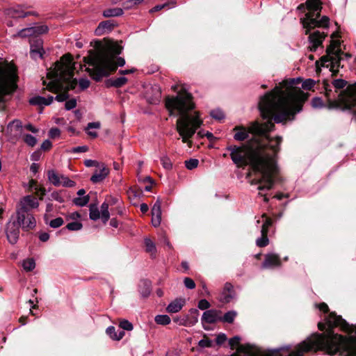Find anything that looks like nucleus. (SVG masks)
I'll list each match as a JSON object with an SVG mask.
<instances>
[{
	"label": "nucleus",
	"mask_w": 356,
	"mask_h": 356,
	"mask_svg": "<svg viewBox=\"0 0 356 356\" xmlns=\"http://www.w3.org/2000/svg\"><path fill=\"white\" fill-rule=\"evenodd\" d=\"M101 127V124L99 122H90L88 123L86 128H88L89 129H99Z\"/></svg>",
	"instance_id": "obj_59"
},
{
	"label": "nucleus",
	"mask_w": 356,
	"mask_h": 356,
	"mask_svg": "<svg viewBox=\"0 0 356 356\" xmlns=\"http://www.w3.org/2000/svg\"><path fill=\"white\" fill-rule=\"evenodd\" d=\"M261 233V236L257 239L256 244L259 247H265L268 244V238L267 237V233Z\"/></svg>",
	"instance_id": "obj_35"
},
{
	"label": "nucleus",
	"mask_w": 356,
	"mask_h": 356,
	"mask_svg": "<svg viewBox=\"0 0 356 356\" xmlns=\"http://www.w3.org/2000/svg\"><path fill=\"white\" fill-rule=\"evenodd\" d=\"M161 222V203L157 200L152 209V224L154 227H159Z\"/></svg>",
	"instance_id": "obj_18"
},
{
	"label": "nucleus",
	"mask_w": 356,
	"mask_h": 356,
	"mask_svg": "<svg viewBox=\"0 0 356 356\" xmlns=\"http://www.w3.org/2000/svg\"><path fill=\"white\" fill-rule=\"evenodd\" d=\"M21 122L19 121H13L9 124V128L13 130V129H17L18 128H20Z\"/></svg>",
	"instance_id": "obj_63"
},
{
	"label": "nucleus",
	"mask_w": 356,
	"mask_h": 356,
	"mask_svg": "<svg viewBox=\"0 0 356 356\" xmlns=\"http://www.w3.org/2000/svg\"><path fill=\"white\" fill-rule=\"evenodd\" d=\"M199 316L200 312L198 309H190L188 314L186 315L187 327H192L195 325L198 321Z\"/></svg>",
	"instance_id": "obj_22"
},
{
	"label": "nucleus",
	"mask_w": 356,
	"mask_h": 356,
	"mask_svg": "<svg viewBox=\"0 0 356 356\" xmlns=\"http://www.w3.org/2000/svg\"><path fill=\"white\" fill-rule=\"evenodd\" d=\"M49 181L55 186H60L62 174H58L54 170H49L47 172Z\"/></svg>",
	"instance_id": "obj_24"
},
{
	"label": "nucleus",
	"mask_w": 356,
	"mask_h": 356,
	"mask_svg": "<svg viewBox=\"0 0 356 356\" xmlns=\"http://www.w3.org/2000/svg\"><path fill=\"white\" fill-rule=\"evenodd\" d=\"M198 163L199 161L197 159H190L185 162V165L188 169L192 170L195 168L198 165Z\"/></svg>",
	"instance_id": "obj_47"
},
{
	"label": "nucleus",
	"mask_w": 356,
	"mask_h": 356,
	"mask_svg": "<svg viewBox=\"0 0 356 356\" xmlns=\"http://www.w3.org/2000/svg\"><path fill=\"white\" fill-rule=\"evenodd\" d=\"M281 138L276 137L275 138H270L265 137L261 143H259L257 149H262L268 156L270 158V160L273 162L275 167L278 169L275 161L274 160V155L279 151V145L281 143ZM279 171V170H277Z\"/></svg>",
	"instance_id": "obj_8"
},
{
	"label": "nucleus",
	"mask_w": 356,
	"mask_h": 356,
	"mask_svg": "<svg viewBox=\"0 0 356 356\" xmlns=\"http://www.w3.org/2000/svg\"><path fill=\"white\" fill-rule=\"evenodd\" d=\"M154 90H156V94L154 98L152 99L153 103H156V102H158L161 97V92L159 88L158 87H156Z\"/></svg>",
	"instance_id": "obj_64"
},
{
	"label": "nucleus",
	"mask_w": 356,
	"mask_h": 356,
	"mask_svg": "<svg viewBox=\"0 0 356 356\" xmlns=\"http://www.w3.org/2000/svg\"><path fill=\"white\" fill-rule=\"evenodd\" d=\"M23 140L26 144L31 147L35 146L37 143L36 138L30 134H24L23 136Z\"/></svg>",
	"instance_id": "obj_38"
},
{
	"label": "nucleus",
	"mask_w": 356,
	"mask_h": 356,
	"mask_svg": "<svg viewBox=\"0 0 356 356\" xmlns=\"http://www.w3.org/2000/svg\"><path fill=\"white\" fill-rule=\"evenodd\" d=\"M19 225L17 222H9L7 225L6 234L9 242L12 244H15L19 237Z\"/></svg>",
	"instance_id": "obj_16"
},
{
	"label": "nucleus",
	"mask_w": 356,
	"mask_h": 356,
	"mask_svg": "<svg viewBox=\"0 0 356 356\" xmlns=\"http://www.w3.org/2000/svg\"><path fill=\"white\" fill-rule=\"evenodd\" d=\"M44 52L42 42L40 39L31 41V55L33 58H42Z\"/></svg>",
	"instance_id": "obj_20"
},
{
	"label": "nucleus",
	"mask_w": 356,
	"mask_h": 356,
	"mask_svg": "<svg viewBox=\"0 0 356 356\" xmlns=\"http://www.w3.org/2000/svg\"><path fill=\"white\" fill-rule=\"evenodd\" d=\"M75 186V182L69 177L63 175L60 179V186L72 188Z\"/></svg>",
	"instance_id": "obj_34"
},
{
	"label": "nucleus",
	"mask_w": 356,
	"mask_h": 356,
	"mask_svg": "<svg viewBox=\"0 0 356 356\" xmlns=\"http://www.w3.org/2000/svg\"><path fill=\"white\" fill-rule=\"evenodd\" d=\"M262 218H265V222H264V224L262 225L261 232L268 234V229L272 225L273 221H272L271 218H268L266 214H263Z\"/></svg>",
	"instance_id": "obj_36"
},
{
	"label": "nucleus",
	"mask_w": 356,
	"mask_h": 356,
	"mask_svg": "<svg viewBox=\"0 0 356 356\" xmlns=\"http://www.w3.org/2000/svg\"><path fill=\"white\" fill-rule=\"evenodd\" d=\"M53 200L60 202L63 203L65 202V199L63 196V192L62 191H55L53 192L51 195Z\"/></svg>",
	"instance_id": "obj_42"
},
{
	"label": "nucleus",
	"mask_w": 356,
	"mask_h": 356,
	"mask_svg": "<svg viewBox=\"0 0 356 356\" xmlns=\"http://www.w3.org/2000/svg\"><path fill=\"white\" fill-rule=\"evenodd\" d=\"M48 31L47 26L42 25L34 27L26 28L21 30L18 35L20 37H37L41 34L45 33Z\"/></svg>",
	"instance_id": "obj_12"
},
{
	"label": "nucleus",
	"mask_w": 356,
	"mask_h": 356,
	"mask_svg": "<svg viewBox=\"0 0 356 356\" xmlns=\"http://www.w3.org/2000/svg\"><path fill=\"white\" fill-rule=\"evenodd\" d=\"M165 106L170 115H179L176 128L182 142L192 147L191 138L202 124L198 111H192L195 108L192 95L184 89H181L176 97H168L165 99Z\"/></svg>",
	"instance_id": "obj_2"
},
{
	"label": "nucleus",
	"mask_w": 356,
	"mask_h": 356,
	"mask_svg": "<svg viewBox=\"0 0 356 356\" xmlns=\"http://www.w3.org/2000/svg\"><path fill=\"white\" fill-rule=\"evenodd\" d=\"M121 49L119 44L113 43L97 51H91L88 56L84 57V62L92 66V69L86 68V71L93 79L99 81L103 76H106L115 71L118 66H123L125 64L124 59L121 57L115 60V56L120 54Z\"/></svg>",
	"instance_id": "obj_4"
},
{
	"label": "nucleus",
	"mask_w": 356,
	"mask_h": 356,
	"mask_svg": "<svg viewBox=\"0 0 356 356\" xmlns=\"http://www.w3.org/2000/svg\"><path fill=\"white\" fill-rule=\"evenodd\" d=\"M127 79L124 77L118 78L117 79L115 80L114 84H115V86L119 87V86L124 85L127 82Z\"/></svg>",
	"instance_id": "obj_60"
},
{
	"label": "nucleus",
	"mask_w": 356,
	"mask_h": 356,
	"mask_svg": "<svg viewBox=\"0 0 356 356\" xmlns=\"http://www.w3.org/2000/svg\"><path fill=\"white\" fill-rule=\"evenodd\" d=\"M124 334H125V332L124 330H118L116 332V335H114V340L120 341V339H122L124 337Z\"/></svg>",
	"instance_id": "obj_61"
},
{
	"label": "nucleus",
	"mask_w": 356,
	"mask_h": 356,
	"mask_svg": "<svg viewBox=\"0 0 356 356\" xmlns=\"http://www.w3.org/2000/svg\"><path fill=\"white\" fill-rule=\"evenodd\" d=\"M315 84V81L311 79H306L302 82V87L305 90L312 89Z\"/></svg>",
	"instance_id": "obj_46"
},
{
	"label": "nucleus",
	"mask_w": 356,
	"mask_h": 356,
	"mask_svg": "<svg viewBox=\"0 0 356 356\" xmlns=\"http://www.w3.org/2000/svg\"><path fill=\"white\" fill-rule=\"evenodd\" d=\"M307 13L305 17L301 19L303 28L305 29V34L316 27L327 28L329 25L330 19L326 16L321 17V2L319 0H307L306 2Z\"/></svg>",
	"instance_id": "obj_6"
},
{
	"label": "nucleus",
	"mask_w": 356,
	"mask_h": 356,
	"mask_svg": "<svg viewBox=\"0 0 356 356\" xmlns=\"http://www.w3.org/2000/svg\"><path fill=\"white\" fill-rule=\"evenodd\" d=\"M120 327L122 330L131 331L134 329L133 324L129 322L128 320L123 319L120 322L119 325Z\"/></svg>",
	"instance_id": "obj_37"
},
{
	"label": "nucleus",
	"mask_w": 356,
	"mask_h": 356,
	"mask_svg": "<svg viewBox=\"0 0 356 356\" xmlns=\"http://www.w3.org/2000/svg\"><path fill=\"white\" fill-rule=\"evenodd\" d=\"M44 220L47 224H48L52 228H58L62 226L64 223V220L62 218L58 217L54 220H51L49 221V217L47 214L44 216Z\"/></svg>",
	"instance_id": "obj_28"
},
{
	"label": "nucleus",
	"mask_w": 356,
	"mask_h": 356,
	"mask_svg": "<svg viewBox=\"0 0 356 356\" xmlns=\"http://www.w3.org/2000/svg\"><path fill=\"white\" fill-rule=\"evenodd\" d=\"M332 37L333 40L327 48V54L321 57L319 61H316V65L317 68L321 64L322 67H329L331 71L337 72L341 60L340 42L339 40H334L335 37H337V33H333Z\"/></svg>",
	"instance_id": "obj_7"
},
{
	"label": "nucleus",
	"mask_w": 356,
	"mask_h": 356,
	"mask_svg": "<svg viewBox=\"0 0 356 356\" xmlns=\"http://www.w3.org/2000/svg\"><path fill=\"white\" fill-rule=\"evenodd\" d=\"M54 97L52 96L48 97V98L42 97L40 96H35L29 99V102L32 105L38 106H48L53 102Z\"/></svg>",
	"instance_id": "obj_23"
},
{
	"label": "nucleus",
	"mask_w": 356,
	"mask_h": 356,
	"mask_svg": "<svg viewBox=\"0 0 356 356\" xmlns=\"http://www.w3.org/2000/svg\"><path fill=\"white\" fill-rule=\"evenodd\" d=\"M155 322L159 325H167L170 323L171 319L167 314H159L155 316Z\"/></svg>",
	"instance_id": "obj_30"
},
{
	"label": "nucleus",
	"mask_w": 356,
	"mask_h": 356,
	"mask_svg": "<svg viewBox=\"0 0 356 356\" xmlns=\"http://www.w3.org/2000/svg\"><path fill=\"white\" fill-rule=\"evenodd\" d=\"M51 143L49 140H46L42 143L41 149L44 151H47L51 148Z\"/></svg>",
	"instance_id": "obj_58"
},
{
	"label": "nucleus",
	"mask_w": 356,
	"mask_h": 356,
	"mask_svg": "<svg viewBox=\"0 0 356 356\" xmlns=\"http://www.w3.org/2000/svg\"><path fill=\"white\" fill-rule=\"evenodd\" d=\"M184 284L185 286L189 289H193L195 287V284L194 281L188 277L185 278Z\"/></svg>",
	"instance_id": "obj_55"
},
{
	"label": "nucleus",
	"mask_w": 356,
	"mask_h": 356,
	"mask_svg": "<svg viewBox=\"0 0 356 356\" xmlns=\"http://www.w3.org/2000/svg\"><path fill=\"white\" fill-rule=\"evenodd\" d=\"M108 168L104 163H102V165H99L98 168H96V170L93 175L91 177L90 180L93 183L100 182L108 176Z\"/></svg>",
	"instance_id": "obj_17"
},
{
	"label": "nucleus",
	"mask_w": 356,
	"mask_h": 356,
	"mask_svg": "<svg viewBox=\"0 0 356 356\" xmlns=\"http://www.w3.org/2000/svg\"><path fill=\"white\" fill-rule=\"evenodd\" d=\"M17 224L25 229H33L36 225L33 216L29 213L17 212Z\"/></svg>",
	"instance_id": "obj_11"
},
{
	"label": "nucleus",
	"mask_w": 356,
	"mask_h": 356,
	"mask_svg": "<svg viewBox=\"0 0 356 356\" xmlns=\"http://www.w3.org/2000/svg\"><path fill=\"white\" fill-rule=\"evenodd\" d=\"M301 81L300 78L283 81L271 92L266 94L261 99L259 108L262 118L268 121L264 123L254 122L248 129L243 127H236L234 129V138L243 140L250 133L258 136L266 135L274 128L272 119L277 123L293 120L296 114L302 110L303 104L308 97L307 94L296 86Z\"/></svg>",
	"instance_id": "obj_1"
},
{
	"label": "nucleus",
	"mask_w": 356,
	"mask_h": 356,
	"mask_svg": "<svg viewBox=\"0 0 356 356\" xmlns=\"http://www.w3.org/2000/svg\"><path fill=\"white\" fill-rule=\"evenodd\" d=\"M198 346L202 348H211L213 346V341L209 339H202L199 341Z\"/></svg>",
	"instance_id": "obj_39"
},
{
	"label": "nucleus",
	"mask_w": 356,
	"mask_h": 356,
	"mask_svg": "<svg viewBox=\"0 0 356 356\" xmlns=\"http://www.w3.org/2000/svg\"><path fill=\"white\" fill-rule=\"evenodd\" d=\"M113 24L110 21H105L101 22L95 31L97 35H104L105 33L112 29Z\"/></svg>",
	"instance_id": "obj_25"
},
{
	"label": "nucleus",
	"mask_w": 356,
	"mask_h": 356,
	"mask_svg": "<svg viewBox=\"0 0 356 356\" xmlns=\"http://www.w3.org/2000/svg\"><path fill=\"white\" fill-rule=\"evenodd\" d=\"M118 201V199L117 197H108L106 201L104 202H108V207L110 205H114Z\"/></svg>",
	"instance_id": "obj_62"
},
{
	"label": "nucleus",
	"mask_w": 356,
	"mask_h": 356,
	"mask_svg": "<svg viewBox=\"0 0 356 356\" xmlns=\"http://www.w3.org/2000/svg\"><path fill=\"white\" fill-rule=\"evenodd\" d=\"M233 162L241 167L250 164L254 171L261 175L259 190L272 188L278 179V170L270 158L261 149H251L248 147L232 146L228 148Z\"/></svg>",
	"instance_id": "obj_3"
},
{
	"label": "nucleus",
	"mask_w": 356,
	"mask_h": 356,
	"mask_svg": "<svg viewBox=\"0 0 356 356\" xmlns=\"http://www.w3.org/2000/svg\"><path fill=\"white\" fill-rule=\"evenodd\" d=\"M79 87L82 89H86L90 86V81L86 79H81L79 81Z\"/></svg>",
	"instance_id": "obj_56"
},
{
	"label": "nucleus",
	"mask_w": 356,
	"mask_h": 356,
	"mask_svg": "<svg viewBox=\"0 0 356 356\" xmlns=\"http://www.w3.org/2000/svg\"><path fill=\"white\" fill-rule=\"evenodd\" d=\"M161 163L165 169H170L172 167V163L168 157L161 158Z\"/></svg>",
	"instance_id": "obj_57"
},
{
	"label": "nucleus",
	"mask_w": 356,
	"mask_h": 356,
	"mask_svg": "<svg viewBox=\"0 0 356 356\" xmlns=\"http://www.w3.org/2000/svg\"><path fill=\"white\" fill-rule=\"evenodd\" d=\"M325 36L326 35L323 32L319 31H316L312 33L309 37L311 44L309 48L311 50L315 51L317 47L322 44Z\"/></svg>",
	"instance_id": "obj_19"
},
{
	"label": "nucleus",
	"mask_w": 356,
	"mask_h": 356,
	"mask_svg": "<svg viewBox=\"0 0 356 356\" xmlns=\"http://www.w3.org/2000/svg\"><path fill=\"white\" fill-rule=\"evenodd\" d=\"M197 136L200 138L206 136L210 141L213 140L215 138L211 132L202 129L197 131Z\"/></svg>",
	"instance_id": "obj_40"
},
{
	"label": "nucleus",
	"mask_w": 356,
	"mask_h": 356,
	"mask_svg": "<svg viewBox=\"0 0 356 356\" xmlns=\"http://www.w3.org/2000/svg\"><path fill=\"white\" fill-rule=\"evenodd\" d=\"M241 338L236 335L229 339V345L231 348H234V346H237L241 341Z\"/></svg>",
	"instance_id": "obj_48"
},
{
	"label": "nucleus",
	"mask_w": 356,
	"mask_h": 356,
	"mask_svg": "<svg viewBox=\"0 0 356 356\" xmlns=\"http://www.w3.org/2000/svg\"><path fill=\"white\" fill-rule=\"evenodd\" d=\"M282 264L279 255L270 253L265 255L264 260L261 264V268L264 269L274 268L280 267Z\"/></svg>",
	"instance_id": "obj_14"
},
{
	"label": "nucleus",
	"mask_w": 356,
	"mask_h": 356,
	"mask_svg": "<svg viewBox=\"0 0 356 356\" xmlns=\"http://www.w3.org/2000/svg\"><path fill=\"white\" fill-rule=\"evenodd\" d=\"M211 115L213 118L220 120L224 118L225 115L220 109H216L211 112Z\"/></svg>",
	"instance_id": "obj_43"
},
{
	"label": "nucleus",
	"mask_w": 356,
	"mask_h": 356,
	"mask_svg": "<svg viewBox=\"0 0 356 356\" xmlns=\"http://www.w3.org/2000/svg\"><path fill=\"white\" fill-rule=\"evenodd\" d=\"M66 227L71 231H77L82 228V224L79 222H73L68 223Z\"/></svg>",
	"instance_id": "obj_44"
},
{
	"label": "nucleus",
	"mask_w": 356,
	"mask_h": 356,
	"mask_svg": "<svg viewBox=\"0 0 356 356\" xmlns=\"http://www.w3.org/2000/svg\"><path fill=\"white\" fill-rule=\"evenodd\" d=\"M89 196L88 195H84L78 197L74 199V203L80 207H83L86 205L89 202Z\"/></svg>",
	"instance_id": "obj_33"
},
{
	"label": "nucleus",
	"mask_w": 356,
	"mask_h": 356,
	"mask_svg": "<svg viewBox=\"0 0 356 356\" xmlns=\"http://www.w3.org/2000/svg\"><path fill=\"white\" fill-rule=\"evenodd\" d=\"M90 218L92 220L102 219V222L105 224L108 222L110 218L108 211V203L104 202L101 205L100 211L96 205L91 204L90 206Z\"/></svg>",
	"instance_id": "obj_9"
},
{
	"label": "nucleus",
	"mask_w": 356,
	"mask_h": 356,
	"mask_svg": "<svg viewBox=\"0 0 356 356\" xmlns=\"http://www.w3.org/2000/svg\"><path fill=\"white\" fill-rule=\"evenodd\" d=\"M346 82L343 79H337L333 81V86L336 88H339V89L343 88L346 86Z\"/></svg>",
	"instance_id": "obj_49"
},
{
	"label": "nucleus",
	"mask_w": 356,
	"mask_h": 356,
	"mask_svg": "<svg viewBox=\"0 0 356 356\" xmlns=\"http://www.w3.org/2000/svg\"><path fill=\"white\" fill-rule=\"evenodd\" d=\"M22 267L26 271H31L35 267V263L33 259L28 258L23 261Z\"/></svg>",
	"instance_id": "obj_31"
},
{
	"label": "nucleus",
	"mask_w": 356,
	"mask_h": 356,
	"mask_svg": "<svg viewBox=\"0 0 356 356\" xmlns=\"http://www.w3.org/2000/svg\"><path fill=\"white\" fill-rule=\"evenodd\" d=\"M106 334L113 339L114 340V335H116V330L115 327L114 326H109L106 330Z\"/></svg>",
	"instance_id": "obj_52"
},
{
	"label": "nucleus",
	"mask_w": 356,
	"mask_h": 356,
	"mask_svg": "<svg viewBox=\"0 0 356 356\" xmlns=\"http://www.w3.org/2000/svg\"><path fill=\"white\" fill-rule=\"evenodd\" d=\"M60 131L58 128H52L50 129L49 135L51 138H56L60 136Z\"/></svg>",
	"instance_id": "obj_54"
},
{
	"label": "nucleus",
	"mask_w": 356,
	"mask_h": 356,
	"mask_svg": "<svg viewBox=\"0 0 356 356\" xmlns=\"http://www.w3.org/2000/svg\"><path fill=\"white\" fill-rule=\"evenodd\" d=\"M76 106V101L74 99H70L65 102V107L67 110H70L75 108Z\"/></svg>",
	"instance_id": "obj_51"
},
{
	"label": "nucleus",
	"mask_w": 356,
	"mask_h": 356,
	"mask_svg": "<svg viewBox=\"0 0 356 356\" xmlns=\"http://www.w3.org/2000/svg\"><path fill=\"white\" fill-rule=\"evenodd\" d=\"M173 321H174V322L178 323L179 325H183V326L187 327L186 315L183 317L177 316L173 318Z\"/></svg>",
	"instance_id": "obj_50"
},
{
	"label": "nucleus",
	"mask_w": 356,
	"mask_h": 356,
	"mask_svg": "<svg viewBox=\"0 0 356 356\" xmlns=\"http://www.w3.org/2000/svg\"><path fill=\"white\" fill-rule=\"evenodd\" d=\"M220 314H222V312L218 309H211L204 311L201 317L202 327L205 330H209V327H206L205 324H215L220 322Z\"/></svg>",
	"instance_id": "obj_10"
},
{
	"label": "nucleus",
	"mask_w": 356,
	"mask_h": 356,
	"mask_svg": "<svg viewBox=\"0 0 356 356\" xmlns=\"http://www.w3.org/2000/svg\"><path fill=\"white\" fill-rule=\"evenodd\" d=\"M211 307V304L206 299H201L197 304V307L201 310H209L208 309Z\"/></svg>",
	"instance_id": "obj_41"
},
{
	"label": "nucleus",
	"mask_w": 356,
	"mask_h": 356,
	"mask_svg": "<svg viewBox=\"0 0 356 356\" xmlns=\"http://www.w3.org/2000/svg\"><path fill=\"white\" fill-rule=\"evenodd\" d=\"M237 316V312L235 310H229L224 315L220 314V322L232 323Z\"/></svg>",
	"instance_id": "obj_26"
},
{
	"label": "nucleus",
	"mask_w": 356,
	"mask_h": 356,
	"mask_svg": "<svg viewBox=\"0 0 356 356\" xmlns=\"http://www.w3.org/2000/svg\"><path fill=\"white\" fill-rule=\"evenodd\" d=\"M341 101L348 107L356 106V83L346 88Z\"/></svg>",
	"instance_id": "obj_13"
},
{
	"label": "nucleus",
	"mask_w": 356,
	"mask_h": 356,
	"mask_svg": "<svg viewBox=\"0 0 356 356\" xmlns=\"http://www.w3.org/2000/svg\"><path fill=\"white\" fill-rule=\"evenodd\" d=\"M236 291H222L220 300L223 303L230 302L236 297Z\"/></svg>",
	"instance_id": "obj_27"
},
{
	"label": "nucleus",
	"mask_w": 356,
	"mask_h": 356,
	"mask_svg": "<svg viewBox=\"0 0 356 356\" xmlns=\"http://www.w3.org/2000/svg\"><path fill=\"white\" fill-rule=\"evenodd\" d=\"M227 340V337L225 333H220L216 338V343L218 346L222 345Z\"/></svg>",
	"instance_id": "obj_45"
},
{
	"label": "nucleus",
	"mask_w": 356,
	"mask_h": 356,
	"mask_svg": "<svg viewBox=\"0 0 356 356\" xmlns=\"http://www.w3.org/2000/svg\"><path fill=\"white\" fill-rule=\"evenodd\" d=\"M19 206L20 209L18 211L28 213L29 210L37 208L39 206V202L35 197L27 195L21 200Z\"/></svg>",
	"instance_id": "obj_15"
},
{
	"label": "nucleus",
	"mask_w": 356,
	"mask_h": 356,
	"mask_svg": "<svg viewBox=\"0 0 356 356\" xmlns=\"http://www.w3.org/2000/svg\"><path fill=\"white\" fill-rule=\"evenodd\" d=\"M84 163H85L86 166H87V167H93V166H95L96 168H98L99 165H102V163H99L97 161L88 159V160H86L84 161Z\"/></svg>",
	"instance_id": "obj_53"
},
{
	"label": "nucleus",
	"mask_w": 356,
	"mask_h": 356,
	"mask_svg": "<svg viewBox=\"0 0 356 356\" xmlns=\"http://www.w3.org/2000/svg\"><path fill=\"white\" fill-rule=\"evenodd\" d=\"M186 304L184 298H178L170 302L166 307L168 313H177L179 312Z\"/></svg>",
	"instance_id": "obj_21"
},
{
	"label": "nucleus",
	"mask_w": 356,
	"mask_h": 356,
	"mask_svg": "<svg viewBox=\"0 0 356 356\" xmlns=\"http://www.w3.org/2000/svg\"><path fill=\"white\" fill-rule=\"evenodd\" d=\"M74 63L70 54L61 57L60 61L55 64L53 70L47 73V78L51 81L47 84V89L58 93L56 99L63 102L68 97L67 91L75 88L77 82L72 79Z\"/></svg>",
	"instance_id": "obj_5"
},
{
	"label": "nucleus",
	"mask_w": 356,
	"mask_h": 356,
	"mask_svg": "<svg viewBox=\"0 0 356 356\" xmlns=\"http://www.w3.org/2000/svg\"><path fill=\"white\" fill-rule=\"evenodd\" d=\"M145 244L146 248V251L152 254H155L156 249L155 244L154 242L149 238H146L145 240Z\"/></svg>",
	"instance_id": "obj_32"
},
{
	"label": "nucleus",
	"mask_w": 356,
	"mask_h": 356,
	"mask_svg": "<svg viewBox=\"0 0 356 356\" xmlns=\"http://www.w3.org/2000/svg\"><path fill=\"white\" fill-rule=\"evenodd\" d=\"M123 11L120 8H108L103 12V15L106 17H117L122 15Z\"/></svg>",
	"instance_id": "obj_29"
}]
</instances>
